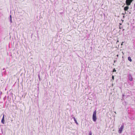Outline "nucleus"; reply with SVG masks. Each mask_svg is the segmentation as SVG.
Here are the masks:
<instances>
[{
    "label": "nucleus",
    "mask_w": 135,
    "mask_h": 135,
    "mask_svg": "<svg viewBox=\"0 0 135 135\" xmlns=\"http://www.w3.org/2000/svg\"><path fill=\"white\" fill-rule=\"evenodd\" d=\"M96 111L95 110L94 112L93 115V119L94 121L95 122L97 118L96 117Z\"/></svg>",
    "instance_id": "f257e3e1"
},
{
    "label": "nucleus",
    "mask_w": 135,
    "mask_h": 135,
    "mask_svg": "<svg viewBox=\"0 0 135 135\" xmlns=\"http://www.w3.org/2000/svg\"><path fill=\"white\" fill-rule=\"evenodd\" d=\"M133 0H126V3L127 6H129Z\"/></svg>",
    "instance_id": "f03ea898"
},
{
    "label": "nucleus",
    "mask_w": 135,
    "mask_h": 135,
    "mask_svg": "<svg viewBox=\"0 0 135 135\" xmlns=\"http://www.w3.org/2000/svg\"><path fill=\"white\" fill-rule=\"evenodd\" d=\"M124 127V126L123 125L121 126V127L119 128L118 130V132L119 133H121L122 132L123 129Z\"/></svg>",
    "instance_id": "7ed1b4c3"
},
{
    "label": "nucleus",
    "mask_w": 135,
    "mask_h": 135,
    "mask_svg": "<svg viewBox=\"0 0 135 135\" xmlns=\"http://www.w3.org/2000/svg\"><path fill=\"white\" fill-rule=\"evenodd\" d=\"M1 122L3 124H4V114H3V117L1 120Z\"/></svg>",
    "instance_id": "20e7f679"
},
{
    "label": "nucleus",
    "mask_w": 135,
    "mask_h": 135,
    "mask_svg": "<svg viewBox=\"0 0 135 135\" xmlns=\"http://www.w3.org/2000/svg\"><path fill=\"white\" fill-rule=\"evenodd\" d=\"M129 80L131 81H132L133 80L132 78L131 75H129Z\"/></svg>",
    "instance_id": "39448f33"
},
{
    "label": "nucleus",
    "mask_w": 135,
    "mask_h": 135,
    "mask_svg": "<svg viewBox=\"0 0 135 135\" xmlns=\"http://www.w3.org/2000/svg\"><path fill=\"white\" fill-rule=\"evenodd\" d=\"M129 8V7L128 6L125 7L124 8V10L125 11H127Z\"/></svg>",
    "instance_id": "423d86ee"
},
{
    "label": "nucleus",
    "mask_w": 135,
    "mask_h": 135,
    "mask_svg": "<svg viewBox=\"0 0 135 135\" xmlns=\"http://www.w3.org/2000/svg\"><path fill=\"white\" fill-rule=\"evenodd\" d=\"M128 59L129 61H130V62H131L132 61V60L131 59V57H129L128 58Z\"/></svg>",
    "instance_id": "0eeeda50"
},
{
    "label": "nucleus",
    "mask_w": 135,
    "mask_h": 135,
    "mask_svg": "<svg viewBox=\"0 0 135 135\" xmlns=\"http://www.w3.org/2000/svg\"><path fill=\"white\" fill-rule=\"evenodd\" d=\"M73 118H74V121L75 122V123H76V124H78V123L76 119H75V118L74 117Z\"/></svg>",
    "instance_id": "6e6552de"
},
{
    "label": "nucleus",
    "mask_w": 135,
    "mask_h": 135,
    "mask_svg": "<svg viewBox=\"0 0 135 135\" xmlns=\"http://www.w3.org/2000/svg\"><path fill=\"white\" fill-rule=\"evenodd\" d=\"M89 135H92V133L91 132H90L89 133Z\"/></svg>",
    "instance_id": "1a4fd4ad"
},
{
    "label": "nucleus",
    "mask_w": 135,
    "mask_h": 135,
    "mask_svg": "<svg viewBox=\"0 0 135 135\" xmlns=\"http://www.w3.org/2000/svg\"><path fill=\"white\" fill-rule=\"evenodd\" d=\"M116 71V70L114 68L113 70V72H115Z\"/></svg>",
    "instance_id": "9d476101"
},
{
    "label": "nucleus",
    "mask_w": 135,
    "mask_h": 135,
    "mask_svg": "<svg viewBox=\"0 0 135 135\" xmlns=\"http://www.w3.org/2000/svg\"><path fill=\"white\" fill-rule=\"evenodd\" d=\"M112 79L113 80H114V76L113 75L112 76Z\"/></svg>",
    "instance_id": "9b49d317"
},
{
    "label": "nucleus",
    "mask_w": 135,
    "mask_h": 135,
    "mask_svg": "<svg viewBox=\"0 0 135 135\" xmlns=\"http://www.w3.org/2000/svg\"><path fill=\"white\" fill-rule=\"evenodd\" d=\"M123 42H122V43L121 44V45L122 46L123 45Z\"/></svg>",
    "instance_id": "f8f14e48"
},
{
    "label": "nucleus",
    "mask_w": 135,
    "mask_h": 135,
    "mask_svg": "<svg viewBox=\"0 0 135 135\" xmlns=\"http://www.w3.org/2000/svg\"><path fill=\"white\" fill-rule=\"evenodd\" d=\"M119 42L118 40V41H117V42H116V43H117V42Z\"/></svg>",
    "instance_id": "ddd939ff"
},
{
    "label": "nucleus",
    "mask_w": 135,
    "mask_h": 135,
    "mask_svg": "<svg viewBox=\"0 0 135 135\" xmlns=\"http://www.w3.org/2000/svg\"><path fill=\"white\" fill-rule=\"evenodd\" d=\"M134 6L135 9V3H134Z\"/></svg>",
    "instance_id": "4468645a"
},
{
    "label": "nucleus",
    "mask_w": 135,
    "mask_h": 135,
    "mask_svg": "<svg viewBox=\"0 0 135 135\" xmlns=\"http://www.w3.org/2000/svg\"><path fill=\"white\" fill-rule=\"evenodd\" d=\"M10 17H11V16H10Z\"/></svg>",
    "instance_id": "2eb2a0df"
}]
</instances>
